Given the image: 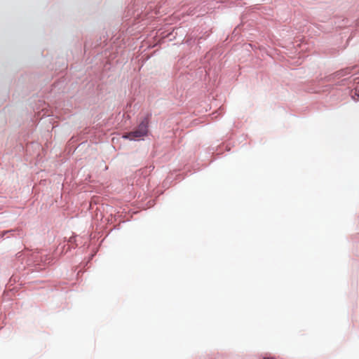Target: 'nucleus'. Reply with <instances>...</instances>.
I'll return each mask as SVG.
<instances>
[{"label": "nucleus", "instance_id": "nucleus-2", "mask_svg": "<svg viewBox=\"0 0 359 359\" xmlns=\"http://www.w3.org/2000/svg\"><path fill=\"white\" fill-rule=\"evenodd\" d=\"M354 90H355V95H357L359 96V83H357Z\"/></svg>", "mask_w": 359, "mask_h": 359}, {"label": "nucleus", "instance_id": "nucleus-3", "mask_svg": "<svg viewBox=\"0 0 359 359\" xmlns=\"http://www.w3.org/2000/svg\"><path fill=\"white\" fill-rule=\"evenodd\" d=\"M264 359H275V358H265Z\"/></svg>", "mask_w": 359, "mask_h": 359}, {"label": "nucleus", "instance_id": "nucleus-1", "mask_svg": "<svg viewBox=\"0 0 359 359\" xmlns=\"http://www.w3.org/2000/svg\"><path fill=\"white\" fill-rule=\"evenodd\" d=\"M148 124L149 122L147 119L143 120L140 123L137 128L132 132L124 134L123 137L130 140H135L136 139L146 136L148 133Z\"/></svg>", "mask_w": 359, "mask_h": 359}]
</instances>
